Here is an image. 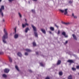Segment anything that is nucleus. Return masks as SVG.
I'll list each match as a JSON object with an SVG mask.
<instances>
[{
    "label": "nucleus",
    "instance_id": "nucleus-27",
    "mask_svg": "<svg viewBox=\"0 0 79 79\" xmlns=\"http://www.w3.org/2000/svg\"><path fill=\"white\" fill-rule=\"evenodd\" d=\"M25 24V26H29V24H28L27 23H26Z\"/></svg>",
    "mask_w": 79,
    "mask_h": 79
},
{
    "label": "nucleus",
    "instance_id": "nucleus-10",
    "mask_svg": "<svg viewBox=\"0 0 79 79\" xmlns=\"http://www.w3.org/2000/svg\"><path fill=\"white\" fill-rule=\"evenodd\" d=\"M61 23L62 24H64V25H68V23H65V22H64L63 21H62Z\"/></svg>",
    "mask_w": 79,
    "mask_h": 79
},
{
    "label": "nucleus",
    "instance_id": "nucleus-33",
    "mask_svg": "<svg viewBox=\"0 0 79 79\" xmlns=\"http://www.w3.org/2000/svg\"><path fill=\"white\" fill-rule=\"evenodd\" d=\"M45 79H50V77H47Z\"/></svg>",
    "mask_w": 79,
    "mask_h": 79
},
{
    "label": "nucleus",
    "instance_id": "nucleus-26",
    "mask_svg": "<svg viewBox=\"0 0 79 79\" xmlns=\"http://www.w3.org/2000/svg\"><path fill=\"white\" fill-rule=\"evenodd\" d=\"M33 46H36V44L35 42H33Z\"/></svg>",
    "mask_w": 79,
    "mask_h": 79
},
{
    "label": "nucleus",
    "instance_id": "nucleus-8",
    "mask_svg": "<svg viewBox=\"0 0 79 79\" xmlns=\"http://www.w3.org/2000/svg\"><path fill=\"white\" fill-rule=\"evenodd\" d=\"M17 54L19 56H20V57H21V56H22V54L21 52H18L17 53Z\"/></svg>",
    "mask_w": 79,
    "mask_h": 79
},
{
    "label": "nucleus",
    "instance_id": "nucleus-39",
    "mask_svg": "<svg viewBox=\"0 0 79 79\" xmlns=\"http://www.w3.org/2000/svg\"><path fill=\"white\" fill-rule=\"evenodd\" d=\"M15 33H16V28H15Z\"/></svg>",
    "mask_w": 79,
    "mask_h": 79
},
{
    "label": "nucleus",
    "instance_id": "nucleus-42",
    "mask_svg": "<svg viewBox=\"0 0 79 79\" xmlns=\"http://www.w3.org/2000/svg\"><path fill=\"white\" fill-rule=\"evenodd\" d=\"M25 21L26 22V23H27V20L26 19H25Z\"/></svg>",
    "mask_w": 79,
    "mask_h": 79
},
{
    "label": "nucleus",
    "instance_id": "nucleus-18",
    "mask_svg": "<svg viewBox=\"0 0 79 79\" xmlns=\"http://www.w3.org/2000/svg\"><path fill=\"white\" fill-rule=\"evenodd\" d=\"M50 29V30H51V31H54V27H51Z\"/></svg>",
    "mask_w": 79,
    "mask_h": 79
},
{
    "label": "nucleus",
    "instance_id": "nucleus-29",
    "mask_svg": "<svg viewBox=\"0 0 79 79\" xmlns=\"http://www.w3.org/2000/svg\"><path fill=\"white\" fill-rule=\"evenodd\" d=\"M25 55L26 56H27V55H28V53H27V52H25Z\"/></svg>",
    "mask_w": 79,
    "mask_h": 79
},
{
    "label": "nucleus",
    "instance_id": "nucleus-25",
    "mask_svg": "<svg viewBox=\"0 0 79 79\" xmlns=\"http://www.w3.org/2000/svg\"><path fill=\"white\" fill-rule=\"evenodd\" d=\"M19 15L20 18H22V15H21V14L20 13H18Z\"/></svg>",
    "mask_w": 79,
    "mask_h": 79
},
{
    "label": "nucleus",
    "instance_id": "nucleus-22",
    "mask_svg": "<svg viewBox=\"0 0 79 79\" xmlns=\"http://www.w3.org/2000/svg\"><path fill=\"white\" fill-rule=\"evenodd\" d=\"M40 64L41 66H42V67H44V66H45V65L43 64L42 63H40Z\"/></svg>",
    "mask_w": 79,
    "mask_h": 79
},
{
    "label": "nucleus",
    "instance_id": "nucleus-13",
    "mask_svg": "<svg viewBox=\"0 0 79 79\" xmlns=\"http://www.w3.org/2000/svg\"><path fill=\"white\" fill-rule=\"evenodd\" d=\"M68 62L70 63H73V60H69L68 61Z\"/></svg>",
    "mask_w": 79,
    "mask_h": 79
},
{
    "label": "nucleus",
    "instance_id": "nucleus-12",
    "mask_svg": "<svg viewBox=\"0 0 79 79\" xmlns=\"http://www.w3.org/2000/svg\"><path fill=\"white\" fill-rule=\"evenodd\" d=\"M25 50L28 52H31V50L29 49H25Z\"/></svg>",
    "mask_w": 79,
    "mask_h": 79
},
{
    "label": "nucleus",
    "instance_id": "nucleus-46",
    "mask_svg": "<svg viewBox=\"0 0 79 79\" xmlns=\"http://www.w3.org/2000/svg\"><path fill=\"white\" fill-rule=\"evenodd\" d=\"M3 21H5V20H3Z\"/></svg>",
    "mask_w": 79,
    "mask_h": 79
},
{
    "label": "nucleus",
    "instance_id": "nucleus-30",
    "mask_svg": "<svg viewBox=\"0 0 79 79\" xmlns=\"http://www.w3.org/2000/svg\"><path fill=\"white\" fill-rule=\"evenodd\" d=\"M55 26H56V27H57V28H58L59 27H58V26H57V25H56V24H55Z\"/></svg>",
    "mask_w": 79,
    "mask_h": 79
},
{
    "label": "nucleus",
    "instance_id": "nucleus-2",
    "mask_svg": "<svg viewBox=\"0 0 79 79\" xmlns=\"http://www.w3.org/2000/svg\"><path fill=\"white\" fill-rule=\"evenodd\" d=\"M31 27H32L33 29V31L34 32V34L35 36V37H37L38 36V35L37 33V28L35 27L33 25H31Z\"/></svg>",
    "mask_w": 79,
    "mask_h": 79
},
{
    "label": "nucleus",
    "instance_id": "nucleus-23",
    "mask_svg": "<svg viewBox=\"0 0 79 79\" xmlns=\"http://www.w3.org/2000/svg\"><path fill=\"white\" fill-rule=\"evenodd\" d=\"M68 79H72V76L70 75L68 77Z\"/></svg>",
    "mask_w": 79,
    "mask_h": 79
},
{
    "label": "nucleus",
    "instance_id": "nucleus-44",
    "mask_svg": "<svg viewBox=\"0 0 79 79\" xmlns=\"http://www.w3.org/2000/svg\"><path fill=\"white\" fill-rule=\"evenodd\" d=\"M49 33H50V34H52V32L51 31H50Z\"/></svg>",
    "mask_w": 79,
    "mask_h": 79
},
{
    "label": "nucleus",
    "instance_id": "nucleus-24",
    "mask_svg": "<svg viewBox=\"0 0 79 79\" xmlns=\"http://www.w3.org/2000/svg\"><path fill=\"white\" fill-rule=\"evenodd\" d=\"M26 25L25 24H22V27L23 28H24L26 27Z\"/></svg>",
    "mask_w": 79,
    "mask_h": 79
},
{
    "label": "nucleus",
    "instance_id": "nucleus-32",
    "mask_svg": "<svg viewBox=\"0 0 79 79\" xmlns=\"http://www.w3.org/2000/svg\"><path fill=\"white\" fill-rule=\"evenodd\" d=\"M73 55L74 56H75V57H76V58H77V56L75 54H73Z\"/></svg>",
    "mask_w": 79,
    "mask_h": 79
},
{
    "label": "nucleus",
    "instance_id": "nucleus-45",
    "mask_svg": "<svg viewBox=\"0 0 79 79\" xmlns=\"http://www.w3.org/2000/svg\"><path fill=\"white\" fill-rule=\"evenodd\" d=\"M2 2V0H0V2Z\"/></svg>",
    "mask_w": 79,
    "mask_h": 79
},
{
    "label": "nucleus",
    "instance_id": "nucleus-35",
    "mask_svg": "<svg viewBox=\"0 0 79 79\" xmlns=\"http://www.w3.org/2000/svg\"><path fill=\"white\" fill-rule=\"evenodd\" d=\"M14 0H9V1L10 2H12V1H13Z\"/></svg>",
    "mask_w": 79,
    "mask_h": 79
},
{
    "label": "nucleus",
    "instance_id": "nucleus-47",
    "mask_svg": "<svg viewBox=\"0 0 79 79\" xmlns=\"http://www.w3.org/2000/svg\"><path fill=\"white\" fill-rule=\"evenodd\" d=\"M29 3H30V2H29Z\"/></svg>",
    "mask_w": 79,
    "mask_h": 79
},
{
    "label": "nucleus",
    "instance_id": "nucleus-16",
    "mask_svg": "<svg viewBox=\"0 0 79 79\" xmlns=\"http://www.w3.org/2000/svg\"><path fill=\"white\" fill-rule=\"evenodd\" d=\"M15 68L18 71H19V68H18V67L17 65H16L15 66Z\"/></svg>",
    "mask_w": 79,
    "mask_h": 79
},
{
    "label": "nucleus",
    "instance_id": "nucleus-15",
    "mask_svg": "<svg viewBox=\"0 0 79 79\" xmlns=\"http://www.w3.org/2000/svg\"><path fill=\"white\" fill-rule=\"evenodd\" d=\"M73 36L74 39H75V40H77V38H76V36L74 34L73 35Z\"/></svg>",
    "mask_w": 79,
    "mask_h": 79
},
{
    "label": "nucleus",
    "instance_id": "nucleus-3",
    "mask_svg": "<svg viewBox=\"0 0 79 79\" xmlns=\"http://www.w3.org/2000/svg\"><path fill=\"white\" fill-rule=\"evenodd\" d=\"M5 10V7H4V6H2L1 7V8L0 9V15H1L3 17V13L2 12L3 10Z\"/></svg>",
    "mask_w": 79,
    "mask_h": 79
},
{
    "label": "nucleus",
    "instance_id": "nucleus-6",
    "mask_svg": "<svg viewBox=\"0 0 79 79\" xmlns=\"http://www.w3.org/2000/svg\"><path fill=\"white\" fill-rule=\"evenodd\" d=\"M9 71H10V69H6L4 70V72L5 73H8Z\"/></svg>",
    "mask_w": 79,
    "mask_h": 79
},
{
    "label": "nucleus",
    "instance_id": "nucleus-37",
    "mask_svg": "<svg viewBox=\"0 0 79 79\" xmlns=\"http://www.w3.org/2000/svg\"><path fill=\"white\" fill-rule=\"evenodd\" d=\"M77 69H79V66H77Z\"/></svg>",
    "mask_w": 79,
    "mask_h": 79
},
{
    "label": "nucleus",
    "instance_id": "nucleus-38",
    "mask_svg": "<svg viewBox=\"0 0 79 79\" xmlns=\"http://www.w3.org/2000/svg\"><path fill=\"white\" fill-rule=\"evenodd\" d=\"M36 53L37 55H38V54H39V52H36Z\"/></svg>",
    "mask_w": 79,
    "mask_h": 79
},
{
    "label": "nucleus",
    "instance_id": "nucleus-9",
    "mask_svg": "<svg viewBox=\"0 0 79 79\" xmlns=\"http://www.w3.org/2000/svg\"><path fill=\"white\" fill-rule=\"evenodd\" d=\"M18 34H16L14 35V38L15 39H18Z\"/></svg>",
    "mask_w": 79,
    "mask_h": 79
},
{
    "label": "nucleus",
    "instance_id": "nucleus-48",
    "mask_svg": "<svg viewBox=\"0 0 79 79\" xmlns=\"http://www.w3.org/2000/svg\"><path fill=\"white\" fill-rule=\"evenodd\" d=\"M0 54H1V53H0Z\"/></svg>",
    "mask_w": 79,
    "mask_h": 79
},
{
    "label": "nucleus",
    "instance_id": "nucleus-43",
    "mask_svg": "<svg viewBox=\"0 0 79 79\" xmlns=\"http://www.w3.org/2000/svg\"><path fill=\"white\" fill-rule=\"evenodd\" d=\"M37 0H33V1H35V2H36Z\"/></svg>",
    "mask_w": 79,
    "mask_h": 79
},
{
    "label": "nucleus",
    "instance_id": "nucleus-17",
    "mask_svg": "<svg viewBox=\"0 0 79 79\" xmlns=\"http://www.w3.org/2000/svg\"><path fill=\"white\" fill-rule=\"evenodd\" d=\"M2 76L3 77H4L5 78H6V77H7V75L5 74H3L2 75Z\"/></svg>",
    "mask_w": 79,
    "mask_h": 79
},
{
    "label": "nucleus",
    "instance_id": "nucleus-34",
    "mask_svg": "<svg viewBox=\"0 0 79 79\" xmlns=\"http://www.w3.org/2000/svg\"><path fill=\"white\" fill-rule=\"evenodd\" d=\"M32 11L33 13H34V12H35V10H32Z\"/></svg>",
    "mask_w": 79,
    "mask_h": 79
},
{
    "label": "nucleus",
    "instance_id": "nucleus-1",
    "mask_svg": "<svg viewBox=\"0 0 79 79\" xmlns=\"http://www.w3.org/2000/svg\"><path fill=\"white\" fill-rule=\"evenodd\" d=\"M4 32L5 34V35H4L2 37V40L3 42L4 43V44H6V40H5V39L8 38V36H7L8 35V33H7V32L6 31V30H5V29H4Z\"/></svg>",
    "mask_w": 79,
    "mask_h": 79
},
{
    "label": "nucleus",
    "instance_id": "nucleus-28",
    "mask_svg": "<svg viewBox=\"0 0 79 79\" xmlns=\"http://www.w3.org/2000/svg\"><path fill=\"white\" fill-rule=\"evenodd\" d=\"M73 1H69V3H73Z\"/></svg>",
    "mask_w": 79,
    "mask_h": 79
},
{
    "label": "nucleus",
    "instance_id": "nucleus-40",
    "mask_svg": "<svg viewBox=\"0 0 79 79\" xmlns=\"http://www.w3.org/2000/svg\"><path fill=\"white\" fill-rule=\"evenodd\" d=\"M65 43L66 44H68V41H66Z\"/></svg>",
    "mask_w": 79,
    "mask_h": 79
},
{
    "label": "nucleus",
    "instance_id": "nucleus-36",
    "mask_svg": "<svg viewBox=\"0 0 79 79\" xmlns=\"http://www.w3.org/2000/svg\"><path fill=\"white\" fill-rule=\"evenodd\" d=\"M60 30H59V31H58V33H57L58 34H60Z\"/></svg>",
    "mask_w": 79,
    "mask_h": 79
},
{
    "label": "nucleus",
    "instance_id": "nucleus-21",
    "mask_svg": "<svg viewBox=\"0 0 79 79\" xmlns=\"http://www.w3.org/2000/svg\"><path fill=\"white\" fill-rule=\"evenodd\" d=\"M9 58L10 61V62H12V59H11V57H9Z\"/></svg>",
    "mask_w": 79,
    "mask_h": 79
},
{
    "label": "nucleus",
    "instance_id": "nucleus-20",
    "mask_svg": "<svg viewBox=\"0 0 79 79\" xmlns=\"http://www.w3.org/2000/svg\"><path fill=\"white\" fill-rule=\"evenodd\" d=\"M59 74L60 76H62L63 75V72H60L59 73Z\"/></svg>",
    "mask_w": 79,
    "mask_h": 79
},
{
    "label": "nucleus",
    "instance_id": "nucleus-5",
    "mask_svg": "<svg viewBox=\"0 0 79 79\" xmlns=\"http://www.w3.org/2000/svg\"><path fill=\"white\" fill-rule=\"evenodd\" d=\"M62 34L65 37H66V38H67L68 36L66 35V32H62Z\"/></svg>",
    "mask_w": 79,
    "mask_h": 79
},
{
    "label": "nucleus",
    "instance_id": "nucleus-4",
    "mask_svg": "<svg viewBox=\"0 0 79 79\" xmlns=\"http://www.w3.org/2000/svg\"><path fill=\"white\" fill-rule=\"evenodd\" d=\"M68 9H64V10H63L61 9H60L59 10V11L61 12V13H64V15H67V14H68Z\"/></svg>",
    "mask_w": 79,
    "mask_h": 79
},
{
    "label": "nucleus",
    "instance_id": "nucleus-19",
    "mask_svg": "<svg viewBox=\"0 0 79 79\" xmlns=\"http://www.w3.org/2000/svg\"><path fill=\"white\" fill-rule=\"evenodd\" d=\"M29 30V29L28 28H27L25 29V32H27V31Z\"/></svg>",
    "mask_w": 79,
    "mask_h": 79
},
{
    "label": "nucleus",
    "instance_id": "nucleus-11",
    "mask_svg": "<svg viewBox=\"0 0 79 79\" xmlns=\"http://www.w3.org/2000/svg\"><path fill=\"white\" fill-rule=\"evenodd\" d=\"M72 16L75 19H76V18H77V16L74 15V13L72 14Z\"/></svg>",
    "mask_w": 79,
    "mask_h": 79
},
{
    "label": "nucleus",
    "instance_id": "nucleus-7",
    "mask_svg": "<svg viewBox=\"0 0 79 79\" xmlns=\"http://www.w3.org/2000/svg\"><path fill=\"white\" fill-rule=\"evenodd\" d=\"M41 31L44 34H46V31H45V29H41Z\"/></svg>",
    "mask_w": 79,
    "mask_h": 79
},
{
    "label": "nucleus",
    "instance_id": "nucleus-31",
    "mask_svg": "<svg viewBox=\"0 0 79 79\" xmlns=\"http://www.w3.org/2000/svg\"><path fill=\"white\" fill-rule=\"evenodd\" d=\"M72 69L73 70V71H75V70H76V68H72Z\"/></svg>",
    "mask_w": 79,
    "mask_h": 79
},
{
    "label": "nucleus",
    "instance_id": "nucleus-41",
    "mask_svg": "<svg viewBox=\"0 0 79 79\" xmlns=\"http://www.w3.org/2000/svg\"><path fill=\"white\" fill-rule=\"evenodd\" d=\"M29 71L30 72H32V70H29Z\"/></svg>",
    "mask_w": 79,
    "mask_h": 79
},
{
    "label": "nucleus",
    "instance_id": "nucleus-14",
    "mask_svg": "<svg viewBox=\"0 0 79 79\" xmlns=\"http://www.w3.org/2000/svg\"><path fill=\"white\" fill-rule=\"evenodd\" d=\"M61 60H58L57 63V65H59V64H60V63H61Z\"/></svg>",
    "mask_w": 79,
    "mask_h": 79
}]
</instances>
